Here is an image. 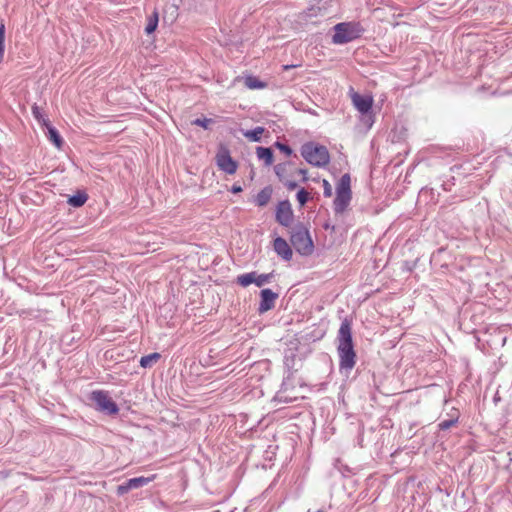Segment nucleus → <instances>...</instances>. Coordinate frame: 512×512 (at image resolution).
<instances>
[{"mask_svg":"<svg viewBox=\"0 0 512 512\" xmlns=\"http://www.w3.org/2000/svg\"><path fill=\"white\" fill-rule=\"evenodd\" d=\"M337 341L340 369L350 371L355 366L356 353L352 341L351 323L347 319L343 320L340 325Z\"/></svg>","mask_w":512,"mask_h":512,"instance_id":"1","label":"nucleus"},{"mask_svg":"<svg viewBox=\"0 0 512 512\" xmlns=\"http://www.w3.org/2000/svg\"><path fill=\"white\" fill-rule=\"evenodd\" d=\"M291 243L295 250L303 255L309 256L314 251V244L310 237L309 231L302 224L293 227L291 232Z\"/></svg>","mask_w":512,"mask_h":512,"instance_id":"2","label":"nucleus"},{"mask_svg":"<svg viewBox=\"0 0 512 512\" xmlns=\"http://www.w3.org/2000/svg\"><path fill=\"white\" fill-rule=\"evenodd\" d=\"M351 198V178L349 174H344L341 176L336 187V198L334 199L335 213H343L349 206Z\"/></svg>","mask_w":512,"mask_h":512,"instance_id":"3","label":"nucleus"},{"mask_svg":"<svg viewBox=\"0 0 512 512\" xmlns=\"http://www.w3.org/2000/svg\"><path fill=\"white\" fill-rule=\"evenodd\" d=\"M302 157L311 165L323 167L329 163L330 156L326 147L307 143L302 146Z\"/></svg>","mask_w":512,"mask_h":512,"instance_id":"4","label":"nucleus"},{"mask_svg":"<svg viewBox=\"0 0 512 512\" xmlns=\"http://www.w3.org/2000/svg\"><path fill=\"white\" fill-rule=\"evenodd\" d=\"M363 28L357 23H339L335 26L333 42L336 44L348 43L361 36Z\"/></svg>","mask_w":512,"mask_h":512,"instance_id":"5","label":"nucleus"},{"mask_svg":"<svg viewBox=\"0 0 512 512\" xmlns=\"http://www.w3.org/2000/svg\"><path fill=\"white\" fill-rule=\"evenodd\" d=\"M351 101L353 106L357 109V111L362 115V121L371 127L374 120L371 114V109L373 106V98L371 96H363L357 92L351 93Z\"/></svg>","mask_w":512,"mask_h":512,"instance_id":"6","label":"nucleus"},{"mask_svg":"<svg viewBox=\"0 0 512 512\" xmlns=\"http://www.w3.org/2000/svg\"><path fill=\"white\" fill-rule=\"evenodd\" d=\"M91 401L94 402L97 410L106 414H116L119 409L116 403L111 399L108 392L105 391H93L90 395Z\"/></svg>","mask_w":512,"mask_h":512,"instance_id":"7","label":"nucleus"},{"mask_svg":"<svg viewBox=\"0 0 512 512\" xmlns=\"http://www.w3.org/2000/svg\"><path fill=\"white\" fill-rule=\"evenodd\" d=\"M273 278V273L268 274H257V272H250L239 275L237 277V283L243 287H247L254 283L258 287H262L266 283H269Z\"/></svg>","mask_w":512,"mask_h":512,"instance_id":"8","label":"nucleus"},{"mask_svg":"<svg viewBox=\"0 0 512 512\" xmlns=\"http://www.w3.org/2000/svg\"><path fill=\"white\" fill-rule=\"evenodd\" d=\"M276 220L277 222L285 227L291 225L293 221V210L288 200L281 201L276 209Z\"/></svg>","mask_w":512,"mask_h":512,"instance_id":"9","label":"nucleus"},{"mask_svg":"<svg viewBox=\"0 0 512 512\" xmlns=\"http://www.w3.org/2000/svg\"><path fill=\"white\" fill-rule=\"evenodd\" d=\"M218 167L227 174H234L237 170V163L231 158L227 150L220 151L216 156Z\"/></svg>","mask_w":512,"mask_h":512,"instance_id":"10","label":"nucleus"},{"mask_svg":"<svg viewBox=\"0 0 512 512\" xmlns=\"http://www.w3.org/2000/svg\"><path fill=\"white\" fill-rule=\"evenodd\" d=\"M260 296L261 301L258 308L260 313L271 310L275 305L276 299L278 298V294L273 292L271 289H263L260 293Z\"/></svg>","mask_w":512,"mask_h":512,"instance_id":"11","label":"nucleus"},{"mask_svg":"<svg viewBox=\"0 0 512 512\" xmlns=\"http://www.w3.org/2000/svg\"><path fill=\"white\" fill-rule=\"evenodd\" d=\"M273 247L275 252L285 261L291 260L293 254L292 249L285 239L277 237L274 240Z\"/></svg>","mask_w":512,"mask_h":512,"instance_id":"12","label":"nucleus"},{"mask_svg":"<svg viewBox=\"0 0 512 512\" xmlns=\"http://www.w3.org/2000/svg\"><path fill=\"white\" fill-rule=\"evenodd\" d=\"M256 154L260 160L264 161L266 166H270L273 163V152L270 148L257 147Z\"/></svg>","mask_w":512,"mask_h":512,"instance_id":"13","label":"nucleus"},{"mask_svg":"<svg viewBox=\"0 0 512 512\" xmlns=\"http://www.w3.org/2000/svg\"><path fill=\"white\" fill-rule=\"evenodd\" d=\"M46 128H47V137H48V139L58 149H60L62 144H63V140H62L61 136L59 135L58 131L54 127H52L51 125H47Z\"/></svg>","mask_w":512,"mask_h":512,"instance_id":"14","label":"nucleus"},{"mask_svg":"<svg viewBox=\"0 0 512 512\" xmlns=\"http://www.w3.org/2000/svg\"><path fill=\"white\" fill-rule=\"evenodd\" d=\"M271 195H272L271 188L265 187L257 194L256 199H255L256 204L260 207L265 206L269 202Z\"/></svg>","mask_w":512,"mask_h":512,"instance_id":"15","label":"nucleus"},{"mask_svg":"<svg viewBox=\"0 0 512 512\" xmlns=\"http://www.w3.org/2000/svg\"><path fill=\"white\" fill-rule=\"evenodd\" d=\"M160 357V354L157 352L143 356L140 359V365L143 368H150L160 359Z\"/></svg>","mask_w":512,"mask_h":512,"instance_id":"16","label":"nucleus"},{"mask_svg":"<svg viewBox=\"0 0 512 512\" xmlns=\"http://www.w3.org/2000/svg\"><path fill=\"white\" fill-rule=\"evenodd\" d=\"M151 480H152V478L143 477V476L129 479L127 481L128 482V488H130L131 490L132 489L140 488L142 486L147 485Z\"/></svg>","mask_w":512,"mask_h":512,"instance_id":"17","label":"nucleus"},{"mask_svg":"<svg viewBox=\"0 0 512 512\" xmlns=\"http://www.w3.org/2000/svg\"><path fill=\"white\" fill-rule=\"evenodd\" d=\"M88 196L85 193H78L69 197L68 203L73 207H81L87 201Z\"/></svg>","mask_w":512,"mask_h":512,"instance_id":"18","label":"nucleus"},{"mask_svg":"<svg viewBox=\"0 0 512 512\" xmlns=\"http://www.w3.org/2000/svg\"><path fill=\"white\" fill-rule=\"evenodd\" d=\"M245 85L249 89H262L266 86L265 83L261 82L258 78L248 76L245 78Z\"/></svg>","mask_w":512,"mask_h":512,"instance_id":"19","label":"nucleus"},{"mask_svg":"<svg viewBox=\"0 0 512 512\" xmlns=\"http://www.w3.org/2000/svg\"><path fill=\"white\" fill-rule=\"evenodd\" d=\"M263 133H264L263 127H256L253 130H249V131L245 132L244 136L251 141L257 142V141H260Z\"/></svg>","mask_w":512,"mask_h":512,"instance_id":"20","label":"nucleus"},{"mask_svg":"<svg viewBox=\"0 0 512 512\" xmlns=\"http://www.w3.org/2000/svg\"><path fill=\"white\" fill-rule=\"evenodd\" d=\"M158 25V13L156 11L148 18V23L145 27V32L151 34L154 32Z\"/></svg>","mask_w":512,"mask_h":512,"instance_id":"21","label":"nucleus"},{"mask_svg":"<svg viewBox=\"0 0 512 512\" xmlns=\"http://www.w3.org/2000/svg\"><path fill=\"white\" fill-rule=\"evenodd\" d=\"M32 113H33V116L37 119V121L40 124H42L45 127L47 125H50L48 119L43 115V113L41 112V109L38 106L34 105L32 107Z\"/></svg>","mask_w":512,"mask_h":512,"instance_id":"22","label":"nucleus"},{"mask_svg":"<svg viewBox=\"0 0 512 512\" xmlns=\"http://www.w3.org/2000/svg\"><path fill=\"white\" fill-rule=\"evenodd\" d=\"M4 39H5V25H0V63L4 57Z\"/></svg>","mask_w":512,"mask_h":512,"instance_id":"23","label":"nucleus"},{"mask_svg":"<svg viewBox=\"0 0 512 512\" xmlns=\"http://www.w3.org/2000/svg\"><path fill=\"white\" fill-rule=\"evenodd\" d=\"M212 122H213L212 119H209V118H197L192 123L194 125H197V126H200V127L204 128V129H208L209 125Z\"/></svg>","mask_w":512,"mask_h":512,"instance_id":"24","label":"nucleus"},{"mask_svg":"<svg viewBox=\"0 0 512 512\" xmlns=\"http://www.w3.org/2000/svg\"><path fill=\"white\" fill-rule=\"evenodd\" d=\"M457 422V417L451 418L449 420H443L439 423V428L441 430H448L450 427L455 425Z\"/></svg>","mask_w":512,"mask_h":512,"instance_id":"25","label":"nucleus"},{"mask_svg":"<svg viewBox=\"0 0 512 512\" xmlns=\"http://www.w3.org/2000/svg\"><path fill=\"white\" fill-rule=\"evenodd\" d=\"M297 200L298 202L300 203L301 206H303L307 200H308V193L305 189H300L298 192H297Z\"/></svg>","mask_w":512,"mask_h":512,"instance_id":"26","label":"nucleus"},{"mask_svg":"<svg viewBox=\"0 0 512 512\" xmlns=\"http://www.w3.org/2000/svg\"><path fill=\"white\" fill-rule=\"evenodd\" d=\"M323 194L325 197H331L332 196V186L327 180H323Z\"/></svg>","mask_w":512,"mask_h":512,"instance_id":"27","label":"nucleus"},{"mask_svg":"<svg viewBox=\"0 0 512 512\" xmlns=\"http://www.w3.org/2000/svg\"><path fill=\"white\" fill-rule=\"evenodd\" d=\"M275 145L280 151L284 152L287 156H290L292 154V150L289 146L282 144L280 142H276Z\"/></svg>","mask_w":512,"mask_h":512,"instance_id":"28","label":"nucleus"},{"mask_svg":"<svg viewBox=\"0 0 512 512\" xmlns=\"http://www.w3.org/2000/svg\"><path fill=\"white\" fill-rule=\"evenodd\" d=\"M276 175L279 177V179L283 180V174L285 172V165L284 164H278L274 167Z\"/></svg>","mask_w":512,"mask_h":512,"instance_id":"29","label":"nucleus"},{"mask_svg":"<svg viewBox=\"0 0 512 512\" xmlns=\"http://www.w3.org/2000/svg\"><path fill=\"white\" fill-rule=\"evenodd\" d=\"M131 489L128 488V482H125L122 485H119L117 487V494L118 495H124L125 493L129 492Z\"/></svg>","mask_w":512,"mask_h":512,"instance_id":"30","label":"nucleus"},{"mask_svg":"<svg viewBox=\"0 0 512 512\" xmlns=\"http://www.w3.org/2000/svg\"><path fill=\"white\" fill-rule=\"evenodd\" d=\"M284 184L289 190H294L297 187V183L293 181H285Z\"/></svg>","mask_w":512,"mask_h":512,"instance_id":"31","label":"nucleus"},{"mask_svg":"<svg viewBox=\"0 0 512 512\" xmlns=\"http://www.w3.org/2000/svg\"><path fill=\"white\" fill-rule=\"evenodd\" d=\"M297 172L299 175H301L303 177V180H307V170L299 169Z\"/></svg>","mask_w":512,"mask_h":512,"instance_id":"32","label":"nucleus"},{"mask_svg":"<svg viewBox=\"0 0 512 512\" xmlns=\"http://www.w3.org/2000/svg\"><path fill=\"white\" fill-rule=\"evenodd\" d=\"M231 191H232V193H239V192H241V191H242V188H241V186H236V185H234V186L232 187Z\"/></svg>","mask_w":512,"mask_h":512,"instance_id":"33","label":"nucleus"},{"mask_svg":"<svg viewBox=\"0 0 512 512\" xmlns=\"http://www.w3.org/2000/svg\"><path fill=\"white\" fill-rule=\"evenodd\" d=\"M294 67H296V65H284L283 69L284 70H288V69H291V68H294Z\"/></svg>","mask_w":512,"mask_h":512,"instance_id":"34","label":"nucleus"},{"mask_svg":"<svg viewBox=\"0 0 512 512\" xmlns=\"http://www.w3.org/2000/svg\"><path fill=\"white\" fill-rule=\"evenodd\" d=\"M317 512H323L322 510H318Z\"/></svg>","mask_w":512,"mask_h":512,"instance_id":"35","label":"nucleus"}]
</instances>
